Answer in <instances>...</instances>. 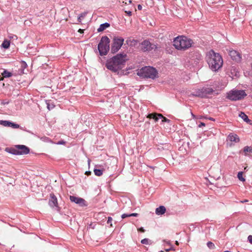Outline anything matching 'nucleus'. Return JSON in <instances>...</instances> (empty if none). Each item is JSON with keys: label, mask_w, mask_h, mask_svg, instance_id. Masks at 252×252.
Segmentation results:
<instances>
[{"label": "nucleus", "mask_w": 252, "mask_h": 252, "mask_svg": "<svg viewBox=\"0 0 252 252\" xmlns=\"http://www.w3.org/2000/svg\"><path fill=\"white\" fill-rule=\"evenodd\" d=\"M2 77H10L12 76V73L8 72L6 70H3V71L1 73Z\"/></svg>", "instance_id": "4be33fe9"}, {"label": "nucleus", "mask_w": 252, "mask_h": 252, "mask_svg": "<svg viewBox=\"0 0 252 252\" xmlns=\"http://www.w3.org/2000/svg\"><path fill=\"white\" fill-rule=\"evenodd\" d=\"M205 126V123H201V124H200L199 125V127H201V126Z\"/></svg>", "instance_id": "58836bf2"}, {"label": "nucleus", "mask_w": 252, "mask_h": 252, "mask_svg": "<svg viewBox=\"0 0 252 252\" xmlns=\"http://www.w3.org/2000/svg\"><path fill=\"white\" fill-rule=\"evenodd\" d=\"M244 152L245 154L247 153H252V147L250 146H245L243 149Z\"/></svg>", "instance_id": "b1692460"}, {"label": "nucleus", "mask_w": 252, "mask_h": 252, "mask_svg": "<svg viewBox=\"0 0 252 252\" xmlns=\"http://www.w3.org/2000/svg\"><path fill=\"white\" fill-rule=\"evenodd\" d=\"M91 174V172L90 171H87L85 172V174L87 175V176H90Z\"/></svg>", "instance_id": "4c0bfd02"}, {"label": "nucleus", "mask_w": 252, "mask_h": 252, "mask_svg": "<svg viewBox=\"0 0 252 252\" xmlns=\"http://www.w3.org/2000/svg\"><path fill=\"white\" fill-rule=\"evenodd\" d=\"M244 169H245V170L247 169V167H245V168H244Z\"/></svg>", "instance_id": "3c124183"}, {"label": "nucleus", "mask_w": 252, "mask_h": 252, "mask_svg": "<svg viewBox=\"0 0 252 252\" xmlns=\"http://www.w3.org/2000/svg\"><path fill=\"white\" fill-rule=\"evenodd\" d=\"M126 54H117L111 59L115 61V62L119 64V65L122 66L125 63L126 61Z\"/></svg>", "instance_id": "9d476101"}, {"label": "nucleus", "mask_w": 252, "mask_h": 252, "mask_svg": "<svg viewBox=\"0 0 252 252\" xmlns=\"http://www.w3.org/2000/svg\"><path fill=\"white\" fill-rule=\"evenodd\" d=\"M137 8H138V9L141 10L142 9V6H141V5H138Z\"/></svg>", "instance_id": "ea45409f"}, {"label": "nucleus", "mask_w": 252, "mask_h": 252, "mask_svg": "<svg viewBox=\"0 0 252 252\" xmlns=\"http://www.w3.org/2000/svg\"><path fill=\"white\" fill-rule=\"evenodd\" d=\"M137 230H138V231H140V232H141L142 233H144L145 232V229H143L142 227H141L140 228L137 229Z\"/></svg>", "instance_id": "72a5a7b5"}, {"label": "nucleus", "mask_w": 252, "mask_h": 252, "mask_svg": "<svg viewBox=\"0 0 252 252\" xmlns=\"http://www.w3.org/2000/svg\"><path fill=\"white\" fill-rule=\"evenodd\" d=\"M206 59L211 70L216 71L221 67L222 58L220 55L213 50H210L206 54Z\"/></svg>", "instance_id": "f257e3e1"}, {"label": "nucleus", "mask_w": 252, "mask_h": 252, "mask_svg": "<svg viewBox=\"0 0 252 252\" xmlns=\"http://www.w3.org/2000/svg\"><path fill=\"white\" fill-rule=\"evenodd\" d=\"M109 27H110V24L107 23H105L104 24H101L100 26H99V28H98V29H97V32H102L103 31H104L105 29H106L107 28H109Z\"/></svg>", "instance_id": "6ab92c4d"}, {"label": "nucleus", "mask_w": 252, "mask_h": 252, "mask_svg": "<svg viewBox=\"0 0 252 252\" xmlns=\"http://www.w3.org/2000/svg\"><path fill=\"white\" fill-rule=\"evenodd\" d=\"M160 114H158L156 113H151L147 116V118L150 119L154 120L155 122H157L159 119H160V117H158V115Z\"/></svg>", "instance_id": "a211bd4d"}, {"label": "nucleus", "mask_w": 252, "mask_h": 252, "mask_svg": "<svg viewBox=\"0 0 252 252\" xmlns=\"http://www.w3.org/2000/svg\"><path fill=\"white\" fill-rule=\"evenodd\" d=\"M227 140L231 142L237 143L239 142L240 139L237 134L230 133L227 136Z\"/></svg>", "instance_id": "dca6fc26"}, {"label": "nucleus", "mask_w": 252, "mask_h": 252, "mask_svg": "<svg viewBox=\"0 0 252 252\" xmlns=\"http://www.w3.org/2000/svg\"><path fill=\"white\" fill-rule=\"evenodd\" d=\"M64 142H60L59 143L60 144H63Z\"/></svg>", "instance_id": "49530a36"}, {"label": "nucleus", "mask_w": 252, "mask_h": 252, "mask_svg": "<svg viewBox=\"0 0 252 252\" xmlns=\"http://www.w3.org/2000/svg\"><path fill=\"white\" fill-rule=\"evenodd\" d=\"M125 13H127V14L129 16H131V15H132V12H131V11H125Z\"/></svg>", "instance_id": "f704fd0d"}, {"label": "nucleus", "mask_w": 252, "mask_h": 252, "mask_svg": "<svg viewBox=\"0 0 252 252\" xmlns=\"http://www.w3.org/2000/svg\"><path fill=\"white\" fill-rule=\"evenodd\" d=\"M168 251H169V250H168V249H166V252H168Z\"/></svg>", "instance_id": "8fccbe9b"}, {"label": "nucleus", "mask_w": 252, "mask_h": 252, "mask_svg": "<svg viewBox=\"0 0 252 252\" xmlns=\"http://www.w3.org/2000/svg\"><path fill=\"white\" fill-rule=\"evenodd\" d=\"M193 44L192 39L184 35L178 36L175 38L173 45L177 50L185 51L190 48Z\"/></svg>", "instance_id": "f03ea898"}, {"label": "nucleus", "mask_w": 252, "mask_h": 252, "mask_svg": "<svg viewBox=\"0 0 252 252\" xmlns=\"http://www.w3.org/2000/svg\"><path fill=\"white\" fill-rule=\"evenodd\" d=\"M6 151L8 152L9 153H11L13 155H19V153L18 150H17V148H16V146L15 148H11V149H6Z\"/></svg>", "instance_id": "412c9836"}, {"label": "nucleus", "mask_w": 252, "mask_h": 252, "mask_svg": "<svg viewBox=\"0 0 252 252\" xmlns=\"http://www.w3.org/2000/svg\"><path fill=\"white\" fill-rule=\"evenodd\" d=\"M47 108H48V110H50L55 107V105H53V103H50L49 102L48 103H47Z\"/></svg>", "instance_id": "c756f323"}, {"label": "nucleus", "mask_w": 252, "mask_h": 252, "mask_svg": "<svg viewBox=\"0 0 252 252\" xmlns=\"http://www.w3.org/2000/svg\"><path fill=\"white\" fill-rule=\"evenodd\" d=\"M129 217L130 216H128V214H123L122 216H121V218H122L123 219H125Z\"/></svg>", "instance_id": "2f4dec72"}, {"label": "nucleus", "mask_w": 252, "mask_h": 252, "mask_svg": "<svg viewBox=\"0 0 252 252\" xmlns=\"http://www.w3.org/2000/svg\"><path fill=\"white\" fill-rule=\"evenodd\" d=\"M128 216H130V217H137L138 216V214L137 213H133V214H128Z\"/></svg>", "instance_id": "473e14b6"}, {"label": "nucleus", "mask_w": 252, "mask_h": 252, "mask_svg": "<svg viewBox=\"0 0 252 252\" xmlns=\"http://www.w3.org/2000/svg\"><path fill=\"white\" fill-rule=\"evenodd\" d=\"M9 46H10L9 41L7 40H4V41L2 44V47L5 49H7L9 47Z\"/></svg>", "instance_id": "a878e982"}, {"label": "nucleus", "mask_w": 252, "mask_h": 252, "mask_svg": "<svg viewBox=\"0 0 252 252\" xmlns=\"http://www.w3.org/2000/svg\"><path fill=\"white\" fill-rule=\"evenodd\" d=\"M176 245H179V243L177 241H176Z\"/></svg>", "instance_id": "c03bdc74"}, {"label": "nucleus", "mask_w": 252, "mask_h": 252, "mask_svg": "<svg viewBox=\"0 0 252 252\" xmlns=\"http://www.w3.org/2000/svg\"><path fill=\"white\" fill-rule=\"evenodd\" d=\"M158 117H160V119H162V123L166 122L167 123H170L171 122V121L170 120L168 119L166 117L162 116V114H159L158 115Z\"/></svg>", "instance_id": "393cba45"}, {"label": "nucleus", "mask_w": 252, "mask_h": 252, "mask_svg": "<svg viewBox=\"0 0 252 252\" xmlns=\"http://www.w3.org/2000/svg\"><path fill=\"white\" fill-rule=\"evenodd\" d=\"M141 243L143 245H149V240L148 239H144L141 241Z\"/></svg>", "instance_id": "c85d7f7f"}, {"label": "nucleus", "mask_w": 252, "mask_h": 252, "mask_svg": "<svg viewBox=\"0 0 252 252\" xmlns=\"http://www.w3.org/2000/svg\"><path fill=\"white\" fill-rule=\"evenodd\" d=\"M243 172H240L238 174V178L239 180L242 182H244L245 181V178L243 176Z\"/></svg>", "instance_id": "bb28decb"}, {"label": "nucleus", "mask_w": 252, "mask_h": 252, "mask_svg": "<svg viewBox=\"0 0 252 252\" xmlns=\"http://www.w3.org/2000/svg\"><path fill=\"white\" fill-rule=\"evenodd\" d=\"M48 204L52 208L56 207L58 209L59 208V206H58L57 199L55 195L52 193L50 194V198Z\"/></svg>", "instance_id": "f8f14e48"}, {"label": "nucleus", "mask_w": 252, "mask_h": 252, "mask_svg": "<svg viewBox=\"0 0 252 252\" xmlns=\"http://www.w3.org/2000/svg\"><path fill=\"white\" fill-rule=\"evenodd\" d=\"M78 32H80L81 33H82L83 32V30L81 29H80L78 30Z\"/></svg>", "instance_id": "a19ab883"}, {"label": "nucleus", "mask_w": 252, "mask_h": 252, "mask_svg": "<svg viewBox=\"0 0 252 252\" xmlns=\"http://www.w3.org/2000/svg\"><path fill=\"white\" fill-rule=\"evenodd\" d=\"M223 252H231L230 251H224Z\"/></svg>", "instance_id": "09e8293b"}, {"label": "nucleus", "mask_w": 252, "mask_h": 252, "mask_svg": "<svg viewBox=\"0 0 252 252\" xmlns=\"http://www.w3.org/2000/svg\"><path fill=\"white\" fill-rule=\"evenodd\" d=\"M137 74L140 77L154 79L158 77V72L154 67L145 66L138 70Z\"/></svg>", "instance_id": "7ed1b4c3"}, {"label": "nucleus", "mask_w": 252, "mask_h": 252, "mask_svg": "<svg viewBox=\"0 0 252 252\" xmlns=\"http://www.w3.org/2000/svg\"><path fill=\"white\" fill-rule=\"evenodd\" d=\"M166 212V208L164 207V206H160L156 209L155 213L156 214L158 215H161L165 213Z\"/></svg>", "instance_id": "f3484780"}, {"label": "nucleus", "mask_w": 252, "mask_h": 252, "mask_svg": "<svg viewBox=\"0 0 252 252\" xmlns=\"http://www.w3.org/2000/svg\"><path fill=\"white\" fill-rule=\"evenodd\" d=\"M214 90L213 89L204 88L197 91L196 95L201 97H207L208 95L212 94Z\"/></svg>", "instance_id": "1a4fd4ad"}, {"label": "nucleus", "mask_w": 252, "mask_h": 252, "mask_svg": "<svg viewBox=\"0 0 252 252\" xmlns=\"http://www.w3.org/2000/svg\"><path fill=\"white\" fill-rule=\"evenodd\" d=\"M209 120H212V121H214L215 120L213 118H210Z\"/></svg>", "instance_id": "79ce46f5"}, {"label": "nucleus", "mask_w": 252, "mask_h": 252, "mask_svg": "<svg viewBox=\"0 0 252 252\" xmlns=\"http://www.w3.org/2000/svg\"><path fill=\"white\" fill-rule=\"evenodd\" d=\"M16 148H17V150H18L20 155L27 154L29 153L30 149L28 147H27L24 145H17L16 146Z\"/></svg>", "instance_id": "4468645a"}, {"label": "nucleus", "mask_w": 252, "mask_h": 252, "mask_svg": "<svg viewBox=\"0 0 252 252\" xmlns=\"http://www.w3.org/2000/svg\"><path fill=\"white\" fill-rule=\"evenodd\" d=\"M207 246H208V248L211 249H214L215 248V245L210 241L207 243Z\"/></svg>", "instance_id": "cd10ccee"}, {"label": "nucleus", "mask_w": 252, "mask_h": 252, "mask_svg": "<svg viewBox=\"0 0 252 252\" xmlns=\"http://www.w3.org/2000/svg\"><path fill=\"white\" fill-rule=\"evenodd\" d=\"M248 240L250 243L252 244V236H248Z\"/></svg>", "instance_id": "c9c22d12"}, {"label": "nucleus", "mask_w": 252, "mask_h": 252, "mask_svg": "<svg viewBox=\"0 0 252 252\" xmlns=\"http://www.w3.org/2000/svg\"><path fill=\"white\" fill-rule=\"evenodd\" d=\"M3 79V77H0V80H2Z\"/></svg>", "instance_id": "37998d69"}, {"label": "nucleus", "mask_w": 252, "mask_h": 252, "mask_svg": "<svg viewBox=\"0 0 252 252\" xmlns=\"http://www.w3.org/2000/svg\"><path fill=\"white\" fill-rule=\"evenodd\" d=\"M110 39L107 36H103L100 42L98 44V50L99 55L103 56L107 55L110 50Z\"/></svg>", "instance_id": "20e7f679"}, {"label": "nucleus", "mask_w": 252, "mask_h": 252, "mask_svg": "<svg viewBox=\"0 0 252 252\" xmlns=\"http://www.w3.org/2000/svg\"><path fill=\"white\" fill-rule=\"evenodd\" d=\"M247 96L244 90H233L227 93L226 98L231 100H241Z\"/></svg>", "instance_id": "39448f33"}, {"label": "nucleus", "mask_w": 252, "mask_h": 252, "mask_svg": "<svg viewBox=\"0 0 252 252\" xmlns=\"http://www.w3.org/2000/svg\"><path fill=\"white\" fill-rule=\"evenodd\" d=\"M161 252H163V251Z\"/></svg>", "instance_id": "603ef678"}, {"label": "nucleus", "mask_w": 252, "mask_h": 252, "mask_svg": "<svg viewBox=\"0 0 252 252\" xmlns=\"http://www.w3.org/2000/svg\"><path fill=\"white\" fill-rule=\"evenodd\" d=\"M88 163H89V165H90V159L88 160Z\"/></svg>", "instance_id": "a18cd8bd"}, {"label": "nucleus", "mask_w": 252, "mask_h": 252, "mask_svg": "<svg viewBox=\"0 0 252 252\" xmlns=\"http://www.w3.org/2000/svg\"><path fill=\"white\" fill-rule=\"evenodd\" d=\"M239 116L240 118H241L242 119L244 120V121L247 123H250L251 122V121L248 119V116L245 115V114L243 112H240L239 114Z\"/></svg>", "instance_id": "aec40b11"}, {"label": "nucleus", "mask_w": 252, "mask_h": 252, "mask_svg": "<svg viewBox=\"0 0 252 252\" xmlns=\"http://www.w3.org/2000/svg\"><path fill=\"white\" fill-rule=\"evenodd\" d=\"M0 124L4 126H11L13 128H18L19 127V126L18 124L7 121H0Z\"/></svg>", "instance_id": "2eb2a0df"}, {"label": "nucleus", "mask_w": 252, "mask_h": 252, "mask_svg": "<svg viewBox=\"0 0 252 252\" xmlns=\"http://www.w3.org/2000/svg\"><path fill=\"white\" fill-rule=\"evenodd\" d=\"M106 66L108 70L113 72H116L122 68V66L119 65V64L115 62L112 58L107 60Z\"/></svg>", "instance_id": "6e6552de"}, {"label": "nucleus", "mask_w": 252, "mask_h": 252, "mask_svg": "<svg viewBox=\"0 0 252 252\" xmlns=\"http://www.w3.org/2000/svg\"><path fill=\"white\" fill-rule=\"evenodd\" d=\"M81 17H83V15H81V16L78 17V21L79 22H81Z\"/></svg>", "instance_id": "e433bc0d"}, {"label": "nucleus", "mask_w": 252, "mask_h": 252, "mask_svg": "<svg viewBox=\"0 0 252 252\" xmlns=\"http://www.w3.org/2000/svg\"><path fill=\"white\" fill-rule=\"evenodd\" d=\"M157 48L156 44L151 43L148 40L143 41L140 44V50L144 52L151 51Z\"/></svg>", "instance_id": "423d86ee"}, {"label": "nucleus", "mask_w": 252, "mask_h": 252, "mask_svg": "<svg viewBox=\"0 0 252 252\" xmlns=\"http://www.w3.org/2000/svg\"><path fill=\"white\" fill-rule=\"evenodd\" d=\"M192 116L193 117V118H194L195 117L193 114H192Z\"/></svg>", "instance_id": "de8ad7c7"}, {"label": "nucleus", "mask_w": 252, "mask_h": 252, "mask_svg": "<svg viewBox=\"0 0 252 252\" xmlns=\"http://www.w3.org/2000/svg\"><path fill=\"white\" fill-rule=\"evenodd\" d=\"M69 199L72 202H75L81 206L85 204V201L83 198L77 197L73 195H70Z\"/></svg>", "instance_id": "ddd939ff"}, {"label": "nucleus", "mask_w": 252, "mask_h": 252, "mask_svg": "<svg viewBox=\"0 0 252 252\" xmlns=\"http://www.w3.org/2000/svg\"><path fill=\"white\" fill-rule=\"evenodd\" d=\"M124 39L121 37H115L113 39V43L111 46V52L115 53L121 48L124 44Z\"/></svg>", "instance_id": "0eeeda50"}, {"label": "nucleus", "mask_w": 252, "mask_h": 252, "mask_svg": "<svg viewBox=\"0 0 252 252\" xmlns=\"http://www.w3.org/2000/svg\"><path fill=\"white\" fill-rule=\"evenodd\" d=\"M103 170H104L94 169V175L99 176L102 175Z\"/></svg>", "instance_id": "5701e85b"}, {"label": "nucleus", "mask_w": 252, "mask_h": 252, "mask_svg": "<svg viewBox=\"0 0 252 252\" xmlns=\"http://www.w3.org/2000/svg\"><path fill=\"white\" fill-rule=\"evenodd\" d=\"M112 221V218L111 217H108V220L107 221V224H110V225L112 226V224L111 223Z\"/></svg>", "instance_id": "7c9ffc66"}, {"label": "nucleus", "mask_w": 252, "mask_h": 252, "mask_svg": "<svg viewBox=\"0 0 252 252\" xmlns=\"http://www.w3.org/2000/svg\"><path fill=\"white\" fill-rule=\"evenodd\" d=\"M228 55L231 59L236 63H240L241 61V54L236 50L230 49L228 50Z\"/></svg>", "instance_id": "9b49d317"}]
</instances>
